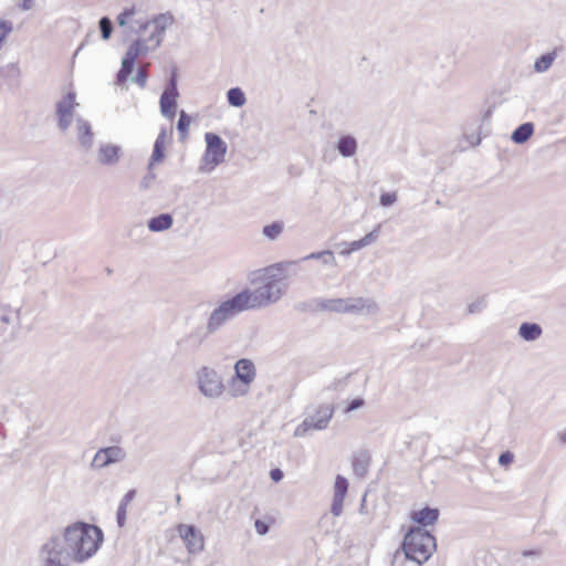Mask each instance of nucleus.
I'll list each match as a JSON object with an SVG mask.
<instances>
[{
	"instance_id": "c756f323",
	"label": "nucleus",
	"mask_w": 566,
	"mask_h": 566,
	"mask_svg": "<svg viewBox=\"0 0 566 566\" xmlns=\"http://www.w3.org/2000/svg\"><path fill=\"white\" fill-rule=\"evenodd\" d=\"M165 138H166V132L161 130L158 134V136L155 140V144H154V149H153V154L150 157L151 164L161 161L163 158L165 157Z\"/></svg>"
},
{
	"instance_id": "4c0bfd02",
	"label": "nucleus",
	"mask_w": 566,
	"mask_h": 566,
	"mask_svg": "<svg viewBox=\"0 0 566 566\" xmlns=\"http://www.w3.org/2000/svg\"><path fill=\"white\" fill-rule=\"evenodd\" d=\"M153 166H154V164L149 163V165H148V172L140 180L139 188L142 190L149 189L153 186V184H154V181L156 179V174L153 171Z\"/></svg>"
},
{
	"instance_id": "5fc2aeb1",
	"label": "nucleus",
	"mask_w": 566,
	"mask_h": 566,
	"mask_svg": "<svg viewBox=\"0 0 566 566\" xmlns=\"http://www.w3.org/2000/svg\"><path fill=\"white\" fill-rule=\"evenodd\" d=\"M480 308H481V303H472L468 306V312L472 314V313L478 312Z\"/></svg>"
},
{
	"instance_id": "58836bf2",
	"label": "nucleus",
	"mask_w": 566,
	"mask_h": 566,
	"mask_svg": "<svg viewBox=\"0 0 566 566\" xmlns=\"http://www.w3.org/2000/svg\"><path fill=\"white\" fill-rule=\"evenodd\" d=\"M318 261L325 266L335 268L337 265L334 252L331 250H324L323 256Z\"/></svg>"
},
{
	"instance_id": "dca6fc26",
	"label": "nucleus",
	"mask_w": 566,
	"mask_h": 566,
	"mask_svg": "<svg viewBox=\"0 0 566 566\" xmlns=\"http://www.w3.org/2000/svg\"><path fill=\"white\" fill-rule=\"evenodd\" d=\"M122 156V147L112 143H101L96 150V161L102 166H116Z\"/></svg>"
},
{
	"instance_id": "f704fd0d",
	"label": "nucleus",
	"mask_w": 566,
	"mask_h": 566,
	"mask_svg": "<svg viewBox=\"0 0 566 566\" xmlns=\"http://www.w3.org/2000/svg\"><path fill=\"white\" fill-rule=\"evenodd\" d=\"M135 62L126 59L122 61V67L117 73V84L123 85L134 70Z\"/></svg>"
},
{
	"instance_id": "4d7b16f0",
	"label": "nucleus",
	"mask_w": 566,
	"mask_h": 566,
	"mask_svg": "<svg viewBox=\"0 0 566 566\" xmlns=\"http://www.w3.org/2000/svg\"><path fill=\"white\" fill-rule=\"evenodd\" d=\"M523 555H524V556H532V555H535V552H533V551H525V552L523 553Z\"/></svg>"
},
{
	"instance_id": "5701e85b",
	"label": "nucleus",
	"mask_w": 566,
	"mask_h": 566,
	"mask_svg": "<svg viewBox=\"0 0 566 566\" xmlns=\"http://www.w3.org/2000/svg\"><path fill=\"white\" fill-rule=\"evenodd\" d=\"M172 224V216L166 212L150 218L147 222V228L150 232H163L170 229Z\"/></svg>"
},
{
	"instance_id": "39448f33",
	"label": "nucleus",
	"mask_w": 566,
	"mask_h": 566,
	"mask_svg": "<svg viewBox=\"0 0 566 566\" xmlns=\"http://www.w3.org/2000/svg\"><path fill=\"white\" fill-rule=\"evenodd\" d=\"M40 566H72V558L60 534H52L39 548Z\"/></svg>"
},
{
	"instance_id": "ea45409f",
	"label": "nucleus",
	"mask_w": 566,
	"mask_h": 566,
	"mask_svg": "<svg viewBox=\"0 0 566 566\" xmlns=\"http://www.w3.org/2000/svg\"><path fill=\"white\" fill-rule=\"evenodd\" d=\"M2 71L10 78H19L21 76V70L17 63L6 65Z\"/></svg>"
},
{
	"instance_id": "ddd939ff",
	"label": "nucleus",
	"mask_w": 566,
	"mask_h": 566,
	"mask_svg": "<svg viewBox=\"0 0 566 566\" xmlns=\"http://www.w3.org/2000/svg\"><path fill=\"white\" fill-rule=\"evenodd\" d=\"M178 533L190 554H197L203 551L205 538L197 527L193 525L179 524Z\"/></svg>"
},
{
	"instance_id": "a18cd8bd",
	"label": "nucleus",
	"mask_w": 566,
	"mask_h": 566,
	"mask_svg": "<svg viewBox=\"0 0 566 566\" xmlns=\"http://www.w3.org/2000/svg\"><path fill=\"white\" fill-rule=\"evenodd\" d=\"M514 460V454L511 451L502 452L499 457V464L502 467L510 465Z\"/></svg>"
},
{
	"instance_id": "423d86ee",
	"label": "nucleus",
	"mask_w": 566,
	"mask_h": 566,
	"mask_svg": "<svg viewBox=\"0 0 566 566\" xmlns=\"http://www.w3.org/2000/svg\"><path fill=\"white\" fill-rule=\"evenodd\" d=\"M247 310L248 307L245 306L240 293H237L231 298L221 302L211 312L207 321L208 329L213 334L217 333L229 321Z\"/></svg>"
},
{
	"instance_id": "473e14b6",
	"label": "nucleus",
	"mask_w": 566,
	"mask_h": 566,
	"mask_svg": "<svg viewBox=\"0 0 566 566\" xmlns=\"http://www.w3.org/2000/svg\"><path fill=\"white\" fill-rule=\"evenodd\" d=\"M555 59H556L555 51L541 55L534 63L535 72H537V73L546 72L552 66Z\"/></svg>"
},
{
	"instance_id": "72a5a7b5",
	"label": "nucleus",
	"mask_w": 566,
	"mask_h": 566,
	"mask_svg": "<svg viewBox=\"0 0 566 566\" xmlns=\"http://www.w3.org/2000/svg\"><path fill=\"white\" fill-rule=\"evenodd\" d=\"M228 103L233 107H242L247 103L245 94L240 87H232L227 92Z\"/></svg>"
},
{
	"instance_id": "603ef678",
	"label": "nucleus",
	"mask_w": 566,
	"mask_h": 566,
	"mask_svg": "<svg viewBox=\"0 0 566 566\" xmlns=\"http://www.w3.org/2000/svg\"><path fill=\"white\" fill-rule=\"evenodd\" d=\"M19 7L22 11H29L33 8V0H19Z\"/></svg>"
},
{
	"instance_id": "1a4fd4ad",
	"label": "nucleus",
	"mask_w": 566,
	"mask_h": 566,
	"mask_svg": "<svg viewBox=\"0 0 566 566\" xmlns=\"http://www.w3.org/2000/svg\"><path fill=\"white\" fill-rule=\"evenodd\" d=\"M75 98L76 94L69 92L55 104L57 127L62 133H66L74 120L75 107L78 106Z\"/></svg>"
},
{
	"instance_id": "f257e3e1",
	"label": "nucleus",
	"mask_w": 566,
	"mask_h": 566,
	"mask_svg": "<svg viewBox=\"0 0 566 566\" xmlns=\"http://www.w3.org/2000/svg\"><path fill=\"white\" fill-rule=\"evenodd\" d=\"M295 265V261L272 264L263 270V284L261 286L239 292L248 310L262 308L279 302L287 287L286 283L279 276L283 271Z\"/></svg>"
},
{
	"instance_id": "393cba45",
	"label": "nucleus",
	"mask_w": 566,
	"mask_h": 566,
	"mask_svg": "<svg viewBox=\"0 0 566 566\" xmlns=\"http://www.w3.org/2000/svg\"><path fill=\"white\" fill-rule=\"evenodd\" d=\"M369 464H370V455L365 450L357 452L353 457V462H352L353 471H354L355 475L358 478H364L367 474Z\"/></svg>"
},
{
	"instance_id": "bb28decb",
	"label": "nucleus",
	"mask_w": 566,
	"mask_h": 566,
	"mask_svg": "<svg viewBox=\"0 0 566 566\" xmlns=\"http://www.w3.org/2000/svg\"><path fill=\"white\" fill-rule=\"evenodd\" d=\"M534 124L531 123V122H526V123H523L522 125H520L518 127H516L512 135H511V139L513 143L517 144V145H522L524 143H526L534 134Z\"/></svg>"
},
{
	"instance_id": "c85d7f7f",
	"label": "nucleus",
	"mask_w": 566,
	"mask_h": 566,
	"mask_svg": "<svg viewBox=\"0 0 566 566\" xmlns=\"http://www.w3.org/2000/svg\"><path fill=\"white\" fill-rule=\"evenodd\" d=\"M250 382H244L235 377H232L229 381L228 395L231 398L244 397L250 391Z\"/></svg>"
},
{
	"instance_id": "f8f14e48",
	"label": "nucleus",
	"mask_w": 566,
	"mask_h": 566,
	"mask_svg": "<svg viewBox=\"0 0 566 566\" xmlns=\"http://www.w3.org/2000/svg\"><path fill=\"white\" fill-rule=\"evenodd\" d=\"M174 23L175 18L170 12L159 13L151 19L154 31L145 39L150 44L151 49L155 50L161 45L166 30Z\"/></svg>"
},
{
	"instance_id": "8fccbe9b",
	"label": "nucleus",
	"mask_w": 566,
	"mask_h": 566,
	"mask_svg": "<svg viewBox=\"0 0 566 566\" xmlns=\"http://www.w3.org/2000/svg\"><path fill=\"white\" fill-rule=\"evenodd\" d=\"M135 23L138 25V29L134 30L132 28V31H134L135 33H142L144 32L150 24H151V20H145V21H135Z\"/></svg>"
},
{
	"instance_id": "a211bd4d",
	"label": "nucleus",
	"mask_w": 566,
	"mask_h": 566,
	"mask_svg": "<svg viewBox=\"0 0 566 566\" xmlns=\"http://www.w3.org/2000/svg\"><path fill=\"white\" fill-rule=\"evenodd\" d=\"M75 128L80 147L85 151L91 150L94 145V133L91 123L83 117H77Z\"/></svg>"
},
{
	"instance_id": "f3484780",
	"label": "nucleus",
	"mask_w": 566,
	"mask_h": 566,
	"mask_svg": "<svg viewBox=\"0 0 566 566\" xmlns=\"http://www.w3.org/2000/svg\"><path fill=\"white\" fill-rule=\"evenodd\" d=\"M211 334L213 333L208 329L207 324L206 326H197L178 340V346L186 349L197 350Z\"/></svg>"
},
{
	"instance_id": "2f4dec72",
	"label": "nucleus",
	"mask_w": 566,
	"mask_h": 566,
	"mask_svg": "<svg viewBox=\"0 0 566 566\" xmlns=\"http://www.w3.org/2000/svg\"><path fill=\"white\" fill-rule=\"evenodd\" d=\"M283 231H284V223L282 221H274V222L263 227L262 234L266 239L274 241V240L279 239V237L283 233Z\"/></svg>"
},
{
	"instance_id": "a19ab883",
	"label": "nucleus",
	"mask_w": 566,
	"mask_h": 566,
	"mask_svg": "<svg viewBox=\"0 0 566 566\" xmlns=\"http://www.w3.org/2000/svg\"><path fill=\"white\" fill-rule=\"evenodd\" d=\"M148 74L144 69H138L136 75L132 76V82L144 88L146 86Z\"/></svg>"
},
{
	"instance_id": "6ab92c4d",
	"label": "nucleus",
	"mask_w": 566,
	"mask_h": 566,
	"mask_svg": "<svg viewBox=\"0 0 566 566\" xmlns=\"http://www.w3.org/2000/svg\"><path fill=\"white\" fill-rule=\"evenodd\" d=\"M348 491V481L343 475H337L334 484V496L331 506V512L334 516H339L343 513L344 500Z\"/></svg>"
},
{
	"instance_id": "4468645a",
	"label": "nucleus",
	"mask_w": 566,
	"mask_h": 566,
	"mask_svg": "<svg viewBox=\"0 0 566 566\" xmlns=\"http://www.w3.org/2000/svg\"><path fill=\"white\" fill-rule=\"evenodd\" d=\"M126 452L118 446H112L99 449L92 461V468L103 469L113 463L120 462L125 459Z\"/></svg>"
},
{
	"instance_id": "4be33fe9",
	"label": "nucleus",
	"mask_w": 566,
	"mask_h": 566,
	"mask_svg": "<svg viewBox=\"0 0 566 566\" xmlns=\"http://www.w3.org/2000/svg\"><path fill=\"white\" fill-rule=\"evenodd\" d=\"M336 149L345 158L353 157L358 149V142L357 139L352 135H340L337 144Z\"/></svg>"
},
{
	"instance_id": "a878e982",
	"label": "nucleus",
	"mask_w": 566,
	"mask_h": 566,
	"mask_svg": "<svg viewBox=\"0 0 566 566\" xmlns=\"http://www.w3.org/2000/svg\"><path fill=\"white\" fill-rule=\"evenodd\" d=\"M439 517V510L431 507H423L412 513V520L422 526H429L437 522Z\"/></svg>"
},
{
	"instance_id": "f03ea898",
	"label": "nucleus",
	"mask_w": 566,
	"mask_h": 566,
	"mask_svg": "<svg viewBox=\"0 0 566 566\" xmlns=\"http://www.w3.org/2000/svg\"><path fill=\"white\" fill-rule=\"evenodd\" d=\"M60 535L74 563L77 564L95 555L104 539L98 526L85 522H75L66 526Z\"/></svg>"
},
{
	"instance_id": "c03bdc74",
	"label": "nucleus",
	"mask_w": 566,
	"mask_h": 566,
	"mask_svg": "<svg viewBox=\"0 0 566 566\" xmlns=\"http://www.w3.org/2000/svg\"><path fill=\"white\" fill-rule=\"evenodd\" d=\"M380 224H378L373 231L367 233L364 238L360 240L363 241L364 247H367L374 242H376L379 233Z\"/></svg>"
},
{
	"instance_id": "b1692460",
	"label": "nucleus",
	"mask_w": 566,
	"mask_h": 566,
	"mask_svg": "<svg viewBox=\"0 0 566 566\" xmlns=\"http://www.w3.org/2000/svg\"><path fill=\"white\" fill-rule=\"evenodd\" d=\"M518 336L525 342H535L542 334L543 328L537 323L524 322L518 327Z\"/></svg>"
},
{
	"instance_id": "13d9d810",
	"label": "nucleus",
	"mask_w": 566,
	"mask_h": 566,
	"mask_svg": "<svg viewBox=\"0 0 566 566\" xmlns=\"http://www.w3.org/2000/svg\"><path fill=\"white\" fill-rule=\"evenodd\" d=\"M560 440L566 442V430L559 434Z\"/></svg>"
},
{
	"instance_id": "de8ad7c7",
	"label": "nucleus",
	"mask_w": 566,
	"mask_h": 566,
	"mask_svg": "<svg viewBox=\"0 0 566 566\" xmlns=\"http://www.w3.org/2000/svg\"><path fill=\"white\" fill-rule=\"evenodd\" d=\"M254 527L259 535H265L270 530L269 525L261 520L254 522Z\"/></svg>"
},
{
	"instance_id": "6e6d98bb",
	"label": "nucleus",
	"mask_w": 566,
	"mask_h": 566,
	"mask_svg": "<svg viewBox=\"0 0 566 566\" xmlns=\"http://www.w3.org/2000/svg\"><path fill=\"white\" fill-rule=\"evenodd\" d=\"M342 384H343L342 380H337V381H334L328 388L337 389L338 385H342Z\"/></svg>"
},
{
	"instance_id": "49530a36",
	"label": "nucleus",
	"mask_w": 566,
	"mask_h": 566,
	"mask_svg": "<svg viewBox=\"0 0 566 566\" xmlns=\"http://www.w3.org/2000/svg\"><path fill=\"white\" fill-rule=\"evenodd\" d=\"M365 248L361 240H356L349 243L347 251H342L340 253L344 255H348L352 252L358 251Z\"/></svg>"
},
{
	"instance_id": "20e7f679",
	"label": "nucleus",
	"mask_w": 566,
	"mask_h": 566,
	"mask_svg": "<svg viewBox=\"0 0 566 566\" xmlns=\"http://www.w3.org/2000/svg\"><path fill=\"white\" fill-rule=\"evenodd\" d=\"M335 412L334 405L321 402L307 406L304 420L295 428L294 437L307 436L311 431L325 430Z\"/></svg>"
},
{
	"instance_id": "7c9ffc66",
	"label": "nucleus",
	"mask_w": 566,
	"mask_h": 566,
	"mask_svg": "<svg viewBox=\"0 0 566 566\" xmlns=\"http://www.w3.org/2000/svg\"><path fill=\"white\" fill-rule=\"evenodd\" d=\"M134 497H135V490H130L124 495V497L122 499V501L119 503V506L117 510V515H116L117 524L119 527H123L125 525L127 505Z\"/></svg>"
},
{
	"instance_id": "6e6552de",
	"label": "nucleus",
	"mask_w": 566,
	"mask_h": 566,
	"mask_svg": "<svg viewBox=\"0 0 566 566\" xmlns=\"http://www.w3.org/2000/svg\"><path fill=\"white\" fill-rule=\"evenodd\" d=\"M200 394L208 399H218L224 392L221 376L211 367L202 366L196 374Z\"/></svg>"
},
{
	"instance_id": "3c124183",
	"label": "nucleus",
	"mask_w": 566,
	"mask_h": 566,
	"mask_svg": "<svg viewBox=\"0 0 566 566\" xmlns=\"http://www.w3.org/2000/svg\"><path fill=\"white\" fill-rule=\"evenodd\" d=\"M322 256H323V251L312 252V253L305 255L304 258H302L301 260L295 261V262L297 264L301 261H308V260H317L318 261Z\"/></svg>"
},
{
	"instance_id": "e433bc0d",
	"label": "nucleus",
	"mask_w": 566,
	"mask_h": 566,
	"mask_svg": "<svg viewBox=\"0 0 566 566\" xmlns=\"http://www.w3.org/2000/svg\"><path fill=\"white\" fill-rule=\"evenodd\" d=\"M101 35L103 40H108L113 32V22L108 17H103L98 22Z\"/></svg>"
},
{
	"instance_id": "aec40b11",
	"label": "nucleus",
	"mask_w": 566,
	"mask_h": 566,
	"mask_svg": "<svg viewBox=\"0 0 566 566\" xmlns=\"http://www.w3.org/2000/svg\"><path fill=\"white\" fill-rule=\"evenodd\" d=\"M315 308L322 312H332L337 314H347V297L338 298H316Z\"/></svg>"
},
{
	"instance_id": "7ed1b4c3",
	"label": "nucleus",
	"mask_w": 566,
	"mask_h": 566,
	"mask_svg": "<svg viewBox=\"0 0 566 566\" xmlns=\"http://www.w3.org/2000/svg\"><path fill=\"white\" fill-rule=\"evenodd\" d=\"M437 548L434 536L422 527H412L405 535L401 551L394 555L392 566L400 562H415L418 566L426 563Z\"/></svg>"
},
{
	"instance_id": "37998d69",
	"label": "nucleus",
	"mask_w": 566,
	"mask_h": 566,
	"mask_svg": "<svg viewBox=\"0 0 566 566\" xmlns=\"http://www.w3.org/2000/svg\"><path fill=\"white\" fill-rule=\"evenodd\" d=\"M397 201V195L395 192H384L380 195L379 202L384 207L394 205Z\"/></svg>"
},
{
	"instance_id": "c9c22d12",
	"label": "nucleus",
	"mask_w": 566,
	"mask_h": 566,
	"mask_svg": "<svg viewBox=\"0 0 566 566\" xmlns=\"http://www.w3.org/2000/svg\"><path fill=\"white\" fill-rule=\"evenodd\" d=\"M190 124V116L185 111H181L177 123V129L181 140L186 139Z\"/></svg>"
},
{
	"instance_id": "412c9836",
	"label": "nucleus",
	"mask_w": 566,
	"mask_h": 566,
	"mask_svg": "<svg viewBox=\"0 0 566 566\" xmlns=\"http://www.w3.org/2000/svg\"><path fill=\"white\" fill-rule=\"evenodd\" d=\"M255 376L256 371L252 360L241 358L235 363L233 377L243 380L244 382L252 384L255 379Z\"/></svg>"
},
{
	"instance_id": "9d476101",
	"label": "nucleus",
	"mask_w": 566,
	"mask_h": 566,
	"mask_svg": "<svg viewBox=\"0 0 566 566\" xmlns=\"http://www.w3.org/2000/svg\"><path fill=\"white\" fill-rule=\"evenodd\" d=\"M178 96L179 92L177 88V74L176 72H172L168 81L167 87L163 92L159 101L160 112L163 116L170 120L174 119L176 115Z\"/></svg>"
},
{
	"instance_id": "79ce46f5",
	"label": "nucleus",
	"mask_w": 566,
	"mask_h": 566,
	"mask_svg": "<svg viewBox=\"0 0 566 566\" xmlns=\"http://www.w3.org/2000/svg\"><path fill=\"white\" fill-rule=\"evenodd\" d=\"M135 14V8H127L117 17V23L119 27H125L127 24V20L130 19Z\"/></svg>"
},
{
	"instance_id": "cd10ccee",
	"label": "nucleus",
	"mask_w": 566,
	"mask_h": 566,
	"mask_svg": "<svg viewBox=\"0 0 566 566\" xmlns=\"http://www.w3.org/2000/svg\"><path fill=\"white\" fill-rule=\"evenodd\" d=\"M153 50L150 44L144 39L135 40L128 48L124 59L136 62V60L142 55Z\"/></svg>"
},
{
	"instance_id": "0eeeda50",
	"label": "nucleus",
	"mask_w": 566,
	"mask_h": 566,
	"mask_svg": "<svg viewBox=\"0 0 566 566\" xmlns=\"http://www.w3.org/2000/svg\"><path fill=\"white\" fill-rule=\"evenodd\" d=\"M205 140L207 147L199 170L201 172H211L217 166L224 161L228 146L226 142L214 133H206Z\"/></svg>"
},
{
	"instance_id": "9b49d317",
	"label": "nucleus",
	"mask_w": 566,
	"mask_h": 566,
	"mask_svg": "<svg viewBox=\"0 0 566 566\" xmlns=\"http://www.w3.org/2000/svg\"><path fill=\"white\" fill-rule=\"evenodd\" d=\"M21 327L20 310L9 305L0 307V332L12 339Z\"/></svg>"
},
{
	"instance_id": "09e8293b",
	"label": "nucleus",
	"mask_w": 566,
	"mask_h": 566,
	"mask_svg": "<svg viewBox=\"0 0 566 566\" xmlns=\"http://www.w3.org/2000/svg\"><path fill=\"white\" fill-rule=\"evenodd\" d=\"M365 401L361 398H356L349 402V405L346 408V412H350L354 410H357L364 406Z\"/></svg>"
},
{
	"instance_id": "2eb2a0df",
	"label": "nucleus",
	"mask_w": 566,
	"mask_h": 566,
	"mask_svg": "<svg viewBox=\"0 0 566 566\" xmlns=\"http://www.w3.org/2000/svg\"><path fill=\"white\" fill-rule=\"evenodd\" d=\"M347 314L352 315H377L379 305L373 297H347Z\"/></svg>"
},
{
	"instance_id": "864d4df0",
	"label": "nucleus",
	"mask_w": 566,
	"mask_h": 566,
	"mask_svg": "<svg viewBox=\"0 0 566 566\" xmlns=\"http://www.w3.org/2000/svg\"><path fill=\"white\" fill-rule=\"evenodd\" d=\"M270 476L274 482H279L283 479V472L280 469H273L270 472Z\"/></svg>"
}]
</instances>
